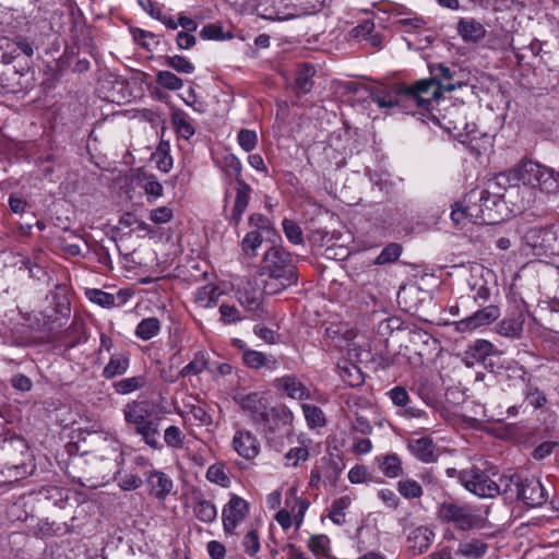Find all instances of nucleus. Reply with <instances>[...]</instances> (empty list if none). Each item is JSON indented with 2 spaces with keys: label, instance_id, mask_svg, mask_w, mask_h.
<instances>
[{
  "label": "nucleus",
  "instance_id": "nucleus-1",
  "mask_svg": "<svg viewBox=\"0 0 559 559\" xmlns=\"http://www.w3.org/2000/svg\"><path fill=\"white\" fill-rule=\"evenodd\" d=\"M431 79H423L414 84L405 85L402 94L417 106L432 105L441 97V90L453 91L456 85L452 83L453 74L443 63L431 64L429 67Z\"/></svg>",
  "mask_w": 559,
  "mask_h": 559
},
{
  "label": "nucleus",
  "instance_id": "nucleus-2",
  "mask_svg": "<svg viewBox=\"0 0 559 559\" xmlns=\"http://www.w3.org/2000/svg\"><path fill=\"white\" fill-rule=\"evenodd\" d=\"M438 108L432 105L418 106L427 111V121L433 122L436 126L444 129L455 138L469 136L475 131V123L469 122L468 107L463 103H441L436 102Z\"/></svg>",
  "mask_w": 559,
  "mask_h": 559
},
{
  "label": "nucleus",
  "instance_id": "nucleus-3",
  "mask_svg": "<svg viewBox=\"0 0 559 559\" xmlns=\"http://www.w3.org/2000/svg\"><path fill=\"white\" fill-rule=\"evenodd\" d=\"M262 271L263 274L282 278L287 284L298 282L296 261L293 254L280 245H271L266 249L262 259Z\"/></svg>",
  "mask_w": 559,
  "mask_h": 559
},
{
  "label": "nucleus",
  "instance_id": "nucleus-4",
  "mask_svg": "<svg viewBox=\"0 0 559 559\" xmlns=\"http://www.w3.org/2000/svg\"><path fill=\"white\" fill-rule=\"evenodd\" d=\"M438 518L443 523L453 524L460 531H472L483 528L486 519L478 513V510L468 504L443 502L438 510Z\"/></svg>",
  "mask_w": 559,
  "mask_h": 559
},
{
  "label": "nucleus",
  "instance_id": "nucleus-5",
  "mask_svg": "<svg viewBox=\"0 0 559 559\" xmlns=\"http://www.w3.org/2000/svg\"><path fill=\"white\" fill-rule=\"evenodd\" d=\"M27 445L22 439H7L0 445V464L17 480L29 472L27 464Z\"/></svg>",
  "mask_w": 559,
  "mask_h": 559
},
{
  "label": "nucleus",
  "instance_id": "nucleus-6",
  "mask_svg": "<svg viewBox=\"0 0 559 559\" xmlns=\"http://www.w3.org/2000/svg\"><path fill=\"white\" fill-rule=\"evenodd\" d=\"M459 480L469 492L480 498H495L500 495V485L493 481L485 471L472 466L459 473Z\"/></svg>",
  "mask_w": 559,
  "mask_h": 559
},
{
  "label": "nucleus",
  "instance_id": "nucleus-7",
  "mask_svg": "<svg viewBox=\"0 0 559 559\" xmlns=\"http://www.w3.org/2000/svg\"><path fill=\"white\" fill-rule=\"evenodd\" d=\"M294 415L286 405H276L266 408L259 418V424L263 426V431L269 441H273L277 435H289Z\"/></svg>",
  "mask_w": 559,
  "mask_h": 559
},
{
  "label": "nucleus",
  "instance_id": "nucleus-8",
  "mask_svg": "<svg viewBox=\"0 0 559 559\" xmlns=\"http://www.w3.org/2000/svg\"><path fill=\"white\" fill-rule=\"evenodd\" d=\"M542 167V164L532 160H521L511 169L499 174L496 178L497 183L499 186H504L507 183L516 186L521 182L524 186L533 188Z\"/></svg>",
  "mask_w": 559,
  "mask_h": 559
},
{
  "label": "nucleus",
  "instance_id": "nucleus-9",
  "mask_svg": "<svg viewBox=\"0 0 559 559\" xmlns=\"http://www.w3.org/2000/svg\"><path fill=\"white\" fill-rule=\"evenodd\" d=\"M381 229L390 230L399 236H408L413 233H421L428 228V224L414 222V217H408L406 212H384Z\"/></svg>",
  "mask_w": 559,
  "mask_h": 559
},
{
  "label": "nucleus",
  "instance_id": "nucleus-10",
  "mask_svg": "<svg viewBox=\"0 0 559 559\" xmlns=\"http://www.w3.org/2000/svg\"><path fill=\"white\" fill-rule=\"evenodd\" d=\"M249 513L248 502L237 495H231L222 511L223 527L226 534H234L236 527Z\"/></svg>",
  "mask_w": 559,
  "mask_h": 559
},
{
  "label": "nucleus",
  "instance_id": "nucleus-11",
  "mask_svg": "<svg viewBox=\"0 0 559 559\" xmlns=\"http://www.w3.org/2000/svg\"><path fill=\"white\" fill-rule=\"evenodd\" d=\"M516 497L531 508L540 507L547 501L546 489L538 479L533 477L518 481Z\"/></svg>",
  "mask_w": 559,
  "mask_h": 559
},
{
  "label": "nucleus",
  "instance_id": "nucleus-12",
  "mask_svg": "<svg viewBox=\"0 0 559 559\" xmlns=\"http://www.w3.org/2000/svg\"><path fill=\"white\" fill-rule=\"evenodd\" d=\"M500 317V309L497 306L490 305L477 310L473 314L462 319L455 323L456 331L465 333L473 331L483 325L490 324Z\"/></svg>",
  "mask_w": 559,
  "mask_h": 559
},
{
  "label": "nucleus",
  "instance_id": "nucleus-13",
  "mask_svg": "<svg viewBox=\"0 0 559 559\" xmlns=\"http://www.w3.org/2000/svg\"><path fill=\"white\" fill-rule=\"evenodd\" d=\"M28 500L29 503L37 504L39 509L63 508L67 497L63 489L56 486H45L29 493Z\"/></svg>",
  "mask_w": 559,
  "mask_h": 559
},
{
  "label": "nucleus",
  "instance_id": "nucleus-14",
  "mask_svg": "<svg viewBox=\"0 0 559 559\" xmlns=\"http://www.w3.org/2000/svg\"><path fill=\"white\" fill-rule=\"evenodd\" d=\"M0 48L5 50L2 55L5 62H10L20 53L27 57H32L34 55L33 43L24 36H17L12 40L5 37L0 39Z\"/></svg>",
  "mask_w": 559,
  "mask_h": 559
},
{
  "label": "nucleus",
  "instance_id": "nucleus-15",
  "mask_svg": "<svg viewBox=\"0 0 559 559\" xmlns=\"http://www.w3.org/2000/svg\"><path fill=\"white\" fill-rule=\"evenodd\" d=\"M237 299L249 311H258L263 299V292L253 281H247L237 290Z\"/></svg>",
  "mask_w": 559,
  "mask_h": 559
},
{
  "label": "nucleus",
  "instance_id": "nucleus-16",
  "mask_svg": "<svg viewBox=\"0 0 559 559\" xmlns=\"http://www.w3.org/2000/svg\"><path fill=\"white\" fill-rule=\"evenodd\" d=\"M236 452L246 460L254 459L260 452L257 438L248 430H238L233 439Z\"/></svg>",
  "mask_w": 559,
  "mask_h": 559
},
{
  "label": "nucleus",
  "instance_id": "nucleus-17",
  "mask_svg": "<svg viewBox=\"0 0 559 559\" xmlns=\"http://www.w3.org/2000/svg\"><path fill=\"white\" fill-rule=\"evenodd\" d=\"M235 401L241 406L243 411L251 414L254 421H259V418L267 408L266 400L264 399L263 394L259 392L238 394L235 397Z\"/></svg>",
  "mask_w": 559,
  "mask_h": 559
},
{
  "label": "nucleus",
  "instance_id": "nucleus-18",
  "mask_svg": "<svg viewBox=\"0 0 559 559\" xmlns=\"http://www.w3.org/2000/svg\"><path fill=\"white\" fill-rule=\"evenodd\" d=\"M435 533L426 526L414 528L407 536L408 550L413 556H418L427 551L432 544Z\"/></svg>",
  "mask_w": 559,
  "mask_h": 559
},
{
  "label": "nucleus",
  "instance_id": "nucleus-19",
  "mask_svg": "<svg viewBox=\"0 0 559 559\" xmlns=\"http://www.w3.org/2000/svg\"><path fill=\"white\" fill-rule=\"evenodd\" d=\"M146 484L150 493L157 499H164L168 496L173 488L174 483L171 478L160 471H152L146 477Z\"/></svg>",
  "mask_w": 559,
  "mask_h": 559
},
{
  "label": "nucleus",
  "instance_id": "nucleus-20",
  "mask_svg": "<svg viewBox=\"0 0 559 559\" xmlns=\"http://www.w3.org/2000/svg\"><path fill=\"white\" fill-rule=\"evenodd\" d=\"M550 239H554L552 233L540 228V227H534L528 229L524 236L523 241L525 245L530 246L534 251V255H545L547 252V243Z\"/></svg>",
  "mask_w": 559,
  "mask_h": 559
},
{
  "label": "nucleus",
  "instance_id": "nucleus-21",
  "mask_svg": "<svg viewBox=\"0 0 559 559\" xmlns=\"http://www.w3.org/2000/svg\"><path fill=\"white\" fill-rule=\"evenodd\" d=\"M123 415L124 420L133 425L135 431L154 419L146 405L139 402L129 403L123 409Z\"/></svg>",
  "mask_w": 559,
  "mask_h": 559
},
{
  "label": "nucleus",
  "instance_id": "nucleus-22",
  "mask_svg": "<svg viewBox=\"0 0 559 559\" xmlns=\"http://www.w3.org/2000/svg\"><path fill=\"white\" fill-rule=\"evenodd\" d=\"M457 33L466 43H477L486 35L484 25L475 19L462 17L457 22Z\"/></svg>",
  "mask_w": 559,
  "mask_h": 559
},
{
  "label": "nucleus",
  "instance_id": "nucleus-23",
  "mask_svg": "<svg viewBox=\"0 0 559 559\" xmlns=\"http://www.w3.org/2000/svg\"><path fill=\"white\" fill-rule=\"evenodd\" d=\"M525 322L524 314L522 312H518L511 317L504 318L497 324V333L510 337V338H520L523 333V325Z\"/></svg>",
  "mask_w": 559,
  "mask_h": 559
},
{
  "label": "nucleus",
  "instance_id": "nucleus-24",
  "mask_svg": "<svg viewBox=\"0 0 559 559\" xmlns=\"http://www.w3.org/2000/svg\"><path fill=\"white\" fill-rule=\"evenodd\" d=\"M275 385L295 400H307L310 397L308 389L295 377L285 376L276 379Z\"/></svg>",
  "mask_w": 559,
  "mask_h": 559
},
{
  "label": "nucleus",
  "instance_id": "nucleus-25",
  "mask_svg": "<svg viewBox=\"0 0 559 559\" xmlns=\"http://www.w3.org/2000/svg\"><path fill=\"white\" fill-rule=\"evenodd\" d=\"M533 188L539 189L548 194H556L559 191V173L554 168L543 165Z\"/></svg>",
  "mask_w": 559,
  "mask_h": 559
},
{
  "label": "nucleus",
  "instance_id": "nucleus-26",
  "mask_svg": "<svg viewBox=\"0 0 559 559\" xmlns=\"http://www.w3.org/2000/svg\"><path fill=\"white\" fill-rule=\"evenodd\" d=\"M411 452L420 461L431 463L437 460L436 444L430 438L423 437L408 443Z\"/></svg>",
  "mask_w": 559,
  "mask_h": 559
},
{
  "label": "nucleus",
  "instance_id": "nucleus-27",
  "mask_svg": "<svg viewBox=\"0 0 559 559\" xmlns=\"http://www.w3.org/2000/svg\"><path fill=\"white\" fill-rule=\"evenodd\" d=\"M171 123L175 128L176 133L185 140L191 139L195 133V129L192 124V119L186 111L179 108L173 109Z\"/></svg>",
  "mask_w": 559,
  "mask_h": 559
},
{
  "label": "nucleus",
  "instance_id": "nucleus-28",
  "mask_svg": "<svg viewBox=\"0 0 559 559\" xmlns=\"http://www.w3.org/2000/svg\"><path fill=\"white\" fill-rule=\"evenodd\" d=\"M242 360L245 365L252 369H260L265 367L270 370H273L277 366V360L273 356H267L262 352L246 349L242 353Z\"/></svg>",
  "mask_w": 559,
  "mask_h": 559
},
{
  "label": "nucleus",
  "instance_id": "nucleus-29",
  "mask_svg": "<svg viewBox=\"0 0 559 559\" xmlns=\"http://www.w3.org/2000/svg\"><path fill=\"white\" fill-rule=\"evenodd\" d=\"M159 421L160 418H155L143 427H139L135 431L141 436L142 441L153 450H162L163 444L159 441Z\"/></svg>",
  "mask_w": 559,
  "mask_h": 559
},
{
  "label": "nucleus",
  "instance_id": "nucleus-30",
  "mask_svg": "<svg viewBox=\"0 0 559 559\" xmlns=\"http://www.w3.org/2000/svg\"><path fill=\"white\" fill-rule=\"evenodd\" d=\"M316 73V69L310 64H304L298 68L295 78L294 90L299 95L309 93L313 86L312 76Z\"/></svg>",
  "mask_w": 559,
  "mask_h": 559
},
{
  "label": "nucleus",
  "instance_id": "nucleus-31",
  "mask_svg": "<svg viewBox=\"0 0 559 559\" xmlns=\"http://www.w3.org/2000/svg\"><path fill=\"white\" fill-rule=\"evenodd\" d=\"M129 368V356L126 354L112 355L108 364L104 367L103 376L106 379H112L123 374Z\"/></svg>",
  "mask_w": 559,
  "mask_h": 559
},
{
  "label": "nucleus",
  "instance_id": "nucleus-32",
  "mask_svg": "<svg viewBox=\"0 0 559 559\" xmlns=\"http://www.w3.org/2000/svg\"><path fill=\"white\" fill-rule=\"evenodd\" d=\"M488 550V545L478 538L465 540L459 544L457 552L466 558H481Z\"/></svg>",
  "mask_w": 559,
  "mask_h": 559
},
{
  "label": "nucleus",
  "instance_id": "nucleus-33",
  "mask_svg": "<svg viewBox=\"0 0 559 559\" xmlns=\"http://www.w3.org/2000/svg\"><path fill=\"white\" fill-rule=\"evenodd\" d=\"M450 218L459 229H463L468 223L495 225L504 221H486L479 214L473 215L471 212H450Z\"/></svg>",
  "mask_w": 559,
  "mask_h": 559
},
{
  "label": "nucleus",
  "instance_id": "nucleus-34",
  "mask_svg": "<svg viewBox=\"0 0 559 559\" xmlns=\"http://www.w3.org/2000/svg\"><path fill=\"white\" fill-rule=\"evenodd\" d=\"M405 86L401 87L399 90V98L393 97L389 93H379V92H370L369 98L372 103L377 104L379 108H393L397 106L403 99H405L408 103H413L409 100L405 95H403L401 92Z\"/></svg>",
  "mask_w": 559,
  "mask_h": 559
},
{
  "label": "nucleus",
  "instance_id": "nucleus-35",
  "mask_svg": "<svg viewBox=\"0 0 559 559\" xmlns=\"http://www.w3.org/2000/svg\"><path fill=\"white\" fill-rule=\"evenodd\" d=\"M495 353V345L486 340H477L467 350V355L479 362H485L487 357L491 356Z\"/></svg>",
  "mask_w": 559,
  "mask_h": 559
},
{
  "label": "nucleus",
  "instance_id": "nucleus-36",
  "mask_svg": "<svg viewBox=\"0 0 559 559\" xmlns=\"http://www.w3.org/2000/svg\"><path fill=\"white\" fill-rule=\"evenodd\" d=\"M266 235L261 231L252 230L249 231L242 239L241 247L245 254L249 258H253L258 253V248L261 247L265 240Z\"/></svg>",
  "mask_w": 559,
  "mask_h": 559
},
{
  "label": "nucleus",
  "instance_id": "nucleus-37",
  "mask_svg": "<svg viewBox=\"0 0 559 559\" xmlns=\"http://www.w3.org/2000/svg\"><path fill=\"white\" fill-rule=\"evenodd\" d=\"M197 519L204 523H212L216 520V507L209 500L199 499L193 508Z\"/></svg>",
  "mask_w": 559,
  "mask_h": 559
},
{
  "label": "nucleus",
  "instance_id": "nucleus-38",
  "mask_svg": "<svg viewBox=\"0 0 559 559\" xmlns=\"http://www.w3.org/2000/svg\"><path fill=\"white\" fill-rule=\"evenodd\" d=\"M403 248L397 242L386 245L380 254L373 260V265H384L395 262L402 254Z\"/></svg>",
  "mask_w": 559,
  "mask_h": 559
},
{
  "label": "nucleus",
  "instance_id": "nucleus-39",
  "mask_svg": "<svg viewBox=\"0 0 559 559\" xmlns=\"http://www.w3.org/2000/svg\"><path fill=\"white\" fill-rule=\"evenodd\" d=\"M160 330V322L157 318L143 319L136 326L135 334L143 341L154 337Z\"/></svg>",
  "mask_w": 559,
  "mask_h": 559
},
{
  "label": "nucleus",
  "instance_id": "nucleus-40",
  "mask_svg": "<svg viewBox=\"0 0 559 559\" xmlns=\"http://www.w3.org/2000/svg\"><path fill=\"white\" fill-rule=\"evenodd\" d=\"M146 383L143 376H135L131 378L121 379L114 383V389L118 394H129L136 390L142 389Z\"/></svg>",
  "mask_w": 559,
  "mask_h": 559
},
{
  "label": "nucleus",
  "instance_id": "nucleus-41",
  "mask_svg": "<svg viewBox=\"0 0 559 559\" xmlns=\"http://www.w3.org/2000/svg\"><path fill=\"white\" fill-rule=\"evenodd\" d=\"M207 362L206 354L198 352L193 359L180 370L179 376L186 378L188 376L200 374L207 368Z\"/></svg>",
  "mask_w": 559,
  "mask_h": 559
},
{
  "label": "nucleus",
  "instance_id": "nucleus-42",
  "mask_svg": "<svg viewBox=\"0 0 559 559\" xmlns=\"http://www.w3.org/2000/svg\"><path fill=\"white\" fill-rule=\"evenodd\" d=\"M380 469L389 478H395L403 473L401 460L396 454L383 456L380 462Z\"/></svg>",
  "mask_w": 559,
  "mask_h": 559
},
{
  "label": "nucleus",
  "instance_id": "nucleus-43",
  "mask_svg": "<svg viewBox=\"0 0 559 559\" xmlns=\"http://www.w3.org/2000/svg\"><path fill=\"white\" fill-rule=\"evenodd\" d=\"M156 82L168 91H179L183 86V80L168 70L157 72Z\"/></svg>",
  "mask_w": 559,
  "mask_h": 559
},
{
  "label": "nucleus",
  "instance_id": "nucleus-44",
  "mask_svg": "<svg viewBox=\"0 0 559 559\" xmlns=\"http://www.w3.org/2000/svg\"><path fill=\"white\" fill-rule=\"evenodd\" d=\"M217 297V287L212 284H207L198 289L195 294V302H198L201 307L211 308L216 305Z\"/></svg>",
  "mask_w": 559,
  "mask_h": 559
},
{
  "label": "nucleus",
  "instance_id": "nucleus-45",
  "mask_svg": "<svg viewBox=\"0 0 559 559\" xmlns=\"http://www.w3.org/2000/svg\"><path fill=\"white\" fill-rule=\"evenodd\" d=\"M165 63L175 71L183 74H191L195 70L194 64L188 58L181 55L166 57Z\"/></svg>",
  "mask_w": 559,
  "mask_h": 559
},
{
  "label": "nucleus",
  "instance_id": "nucleus-46",
  "mask_svg": "<svg viewBox=\"0 0 559 559\" xmlns=\"http://www.w3.org/2000/svg\"><path fill=\"white\" fill-rule=\"evenodd\" d=\"M185 438L182 430L175 425L167 427L164 431V442L170 449H182Z\"/></svg>",
  "mask_w": 559,
  "mask_h": 559
},
{
  "label": "nucleus",
  "instance_id": "nucleus-47",
  "mask_svg": "<svg viewBox=\"0 0 559 559\" xmlns=\"http://www.w3.org/2000/svg\"><path fill=\"white\" fill-rule=\"evenodd\" d=\"M301 407L309 427L316 428L325 425V416L320 407L310 404H302Z\"/></svg>",
  "mask_w": 559,
  "mask_h": 559
},
{
  "label": "nucleus",
  "instance_id": "nucleus-48",
  "mask_svg": "<svg viewBox=\"0 0 559 559\" xmlns=\"http://www.w3.org/2000/svg\"><path fill=\"white\" fill-rule=\"evenodd\" d=\"M119 229L130 228V231L147 230L151 231L148 225L135 216V212H123L119 219Z\"/></svg>",
  "mask_w": 559,
  "mask_h": 559
},
{
  "label": "nucleus",
  "instance_id": "nucleus-49",
  "mask_svg": "<svg viewBox=\"0 0 559 559\" xmlns=\"http://www.w3.org/2000/svg\"><path fill=\"white\" fill-rule=\"evenodd\" d=\"M397 490L406 499H416L423 496L421 486L414 479L400 480Z\"/></svg>",
  "mask_w": 559,
  "mask_h": 559
},
{
  "label": "nucleus",
  "instance_id": "nucleus-50",
  "mask_svg": "<svg viewBox=\"0 0 559 559\" xmlns=\"http://www.w3.org/2000/svg\"><path fill=\"white\" fill-rule=\"evenodd\" d=\"M249 222H250L251 226H254L258 228L257 231H261L262 234H265L267 238L270 236L275 235L271 219L263 213H261V212L253 213L249 217Z\"/></svg>",
  "mask_w": 559,
  "mask_h": 559
},
{
  "label": "nucleus",
  "instance_id": "nucleus-51",
  "mask_svg": "<svg viewBox=\"0 0 559 559\" xmlns=\"http://www.w3.org/2000/svg\"><path fill=\"white\" fill-rule=\"evenodd\" d=\"M251 188L242 179H238L235 204L233 210H245L249 204Z\"/></svg>",
  "mask_w": 559,
  "mask_h": 559
},
{
  "label": "nucleus",
  "instance_id": "nucleus-52",
  "mask_svg": "<svg viewBox=\"0 0 559 559\" xmlns=\"http://www.w3.org/2000/svg\"><path fill=\"white\" fill-rule=\"evenodd\" d=\"M88 299L105 308H111L116 305V297L112 294L103 292L100 289H90L86 292Z\"/></svg>",
  "mask_w": 559,
  "mask_h": 559
},
{
  "label": "nucleus",
  "instance_id": "nucleus-53",
  "mask_svg": "<svg viewBox=\"0 0 559 559\" xmlns=\"http://www.w3.org/2000/svg\"><path fill=\"white\" fill-rule=\"evenodd\" d=\"M206 478L211 483H215L222 487H228L230 480L227 474L225 473V467L223 464H213L207 468Z\"/></svg>",
  "mask_w": 559,
  "mask_h": 559
},
{
  "label": "nucleus",
  "instance_id": "nucleus-54",
  "mask_svg": "<svg viewBox=\"0 0 559 559\" xmlns=\"http://www.w3.org/2000/svg\"><path fill=\"white\" fill-rule=\"evenodd\" d=\"M237 142L245 152H252L258 144V134L253 130L241 129L237 134Z\"/></svg>",
  "mask_w": 559,
  "mask_h": 559
},
{
  "label": "nucleus",
  "instance_id": "nucleus-55",
  "mask_svg": "<svg viewBox=\"0 0 559 559\" xmlns=\"http://www.w3.org/2000/svg\"><path fill=\"white\" fill-rule=\"evenodd\" d=\"M282 225L285 236L292 243L301 245L304 242L302 230L297 223L285 218Z\"/></svg>",
  "mask_w": 559,
  "mask_h": 559
},
{
  "label": "nucleus",
  "instance_id": "nucleus-56",
  "mask_svg": "<svg viewBox=\"0 0 559 559\" xmlns=\"http://www.w3.org/2000/svg\"><path fill=\"white\" fill-rule=\"evenodd\" d=\"M309 457L306 447H296L290 449L284 456L286 466H297L299 462H305Z\"/></svg>",
  "mask_w": 559,
  "mask_h": 559
},
{
  "label": "nucleus",
  "instance_id": "nucleus-57",
  "mask_svg": "<svg viewBox=\"0 0 559 559\" xmlns=\"http://www.w3.org/2000/svg\"><path fill=\"white\" fill-rule=\"evenodd\" d=\"M347 506H348V499L345 497H342L333 502L329 516L335 524L340 525L344 522V520H345L344 510L346 509Z\"/></svg>",
  "mask_w": 559,
  "mask_h": 559
},
{
  "label": "nucleus",
  "instance_id": "nucleus-58",
  "mask_svg": "<svg viewBox=\"0 0 559 559\" xmlns=\"http://www.w3.org/2000/svg\"><path fill=\"white\" fill-rule=\"evenodd\" d=\"M293 285L294 284H287V282L283 281L282 278H276L275 276H267V278L264 281L262 292L263 294L266 295H275Z\"/></svg>",
  "mask_w": 559,
  "mask_h": 559
},
{
  "label": "nucleus",
  "instance_id": "nucleus-59",
  "mask_svg": "<svg viewBox=\"0 0 559 559\" xmlns=\"http://www.w3.org/2000/svg\"><path fill=\"white\" fill-rule=\"evenodd\" d=\"M142 188L150 199H157L162 195L163 187L152 176H144L142 179Z\"/></svg>",
  "mask_w": 559,
  "mask_h": 559
},
{
  "label": "nucleus",
  "instance_id": "nucleus-60",
  "mask_svg": "<svg viewBox=\"0 0 559 559\" xmlns=\"http://www.w3.org/2000/svg\"><path fill=\"white\" fill-rule=\"evenodd\" d=\"M221 320L225 324L236 323L241 320L239 310L236 306L223 304L219 306Z\"/></svg>",
  "mask_w": 559,
  "mask_h": 559
},
{
  "label": "nucleus",
  "instance_id": "nucleus-61",
  "mask_svg": "<svg viewBox=\"0 0 559 559\" xmlns=\"http://www.w3.org/2000/svg\"><path fill=\"white\" fill-rule=\"evenodd\" d=\"M525 399L528 402V404L535 408L543 407L547 402L546 395L543 392H540L536 386L527 388Z\"/></svg>",
  "mask_w": 559,
  "mask_h": 559
},
{
  "label": "nucleus",
  "instance_id": "nucleus-62",
  "mask_svg": "<svg viewBox=\"0 0 559 559\" xmlns=\"http://www.w3.org/2000/svg\"><path fill=\"white\" fill-rule=\"evenodd\" d=\"M392 403L399 407H405L409 402L408 392L404 386H395L388 392Z\"/></svg>",
  "mask_w": 559,
  "mask_h": 559
},
{
  "label": "nucleus",
  "instance_id": "nucleus-63",
  "mask_svg": "<svg viewBox=\"0 0 559 559\" xmlns=\"http://www.w3.org/2000/svg\"><path fill=\"white\" fill-rule=\"evenodd\" d=\"M189 414L200 426H210L212 424V416L200 405H192L189 409Z\"/></svg>",
  "mask_w": 559,
  "mask_h": 559
},
{
  "label": "nucleus",
  "instance_id": "nucleus-64",
  "mask_svg": "<svg viewBox=\"0 0 559 559\" xmlns=\"http://www.w3.org/2000/svg\"><path fill=\"white\" fill-rule=\"evenodd\" d=\"M242 545L249 556L255 555L260 550V540L257 531H249L243 538Z\"/></svg>",
  "mask_w": 559,
  "mask_h": 559
}]
</instances>
